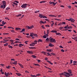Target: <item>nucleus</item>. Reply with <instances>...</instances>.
Returning a JSON list of instances; mask_svg holds the SVG:
<instances>
[{
    "mask_svg": "<svg viewBox=\"0 0 77 77\" xmlns=\"http://www.w3.org/2000/svg\"><path fill=\"white\" fill-rule=\"evenodd\" d=\"M3 6H4L3 9H5V8H6V5H3Z\"/></svg>",
    "mask_w": 77,
    "mask_h": 77,
    "instance_id": "0e129e2a",
    "label": "nucleus"
},
{
    "mask_svg": "<svg viewBox=\"0 0 77 77\" xmlns=\"http://www.w3.org/2000/svg\"><path fill=\"white\" fill-rule=\"evenodd\" d=\"M33 36H35V37H37V36H38V35H37V34H35L34 33H33Z\"/></svg>",
    "mask_w": 77,
    "mask_h": 77,
    "instance_id": "b1692460",
    "label": "nucleus"
},
{
    "mask_svg": "<svg viewBox=\"0 0 77 77\" xmlns=\"http://www.w3.org/2000/svg\"><path fill=\"white\" fill-rule=\"evenodd\" d=\"M27 53H29V54H33V52L30 51H27Z\"/></svg>",
    "mask_w": 77,
    "mask_h": 77,
    "instance_id": "6e6552de",
    "label": "nucleus"
},
{
    "mask_svg": "<svg viewBox=\"0 0 77 77\" xmlns=\"http://www.w3.org/2000/svg\"><path fill=\"white\" fill-rule=\"evenodd\" d=\"M64 75L66 77H69V76L71 75L69 73L65 72H64V73H62L60 74V75Z\"/></svg>",
    "mask_w": 77,
    "mask_h": 77,
    "instance_id": "f257e3e1",
    "label": "nucleus"
},
{
    "mask_svg": "<svg viewBox=\"0 0 77 77\" xmlns=\"http://www.w3.org/2000/svg\"><path fill=\"white\" fill-rule=\"evenodd\" d=\"M67 71H68V72H69V73L70 74V75L72 73V72L71 71V70L70 69L68 70Z\"/></svg>",
    "mask_w": 77,
    "mask_h": 77,
    "instance_id": "1a4fd4ad",
    "label": "nucleus"
},
{
    "mask_svg": "<svg viewBox=\"0 0 77 77\" xmlns=\"http://www.w3.org/2000/svg\"><path fill=\"white\" fill-rule=\"evenodd\" d=\"M70 64L72 63V60H70Z\"/></svg>",
    "mask_w": 77,
    "mask_h": 77,
    "instance_id": "de8ad7c7",
    "label": "nucleus"
},
{
    "mask_svg": "<svg viewBox=\"0 0 77 77\" xmlns=\"http://www.w3.org/2000/svg\"><path fill=\"white\" fill-rule=\"evenodd\" d=\"M22 46H24V45L21 44H19V47H21Z\"/></svg>",
    "mask_w": 77,
    "mask_h": 77,
    "instance_id": "f8f14e48",
    "label": "nucleus"
},
{
    "mask_svg": "<svg viewBox=\"0 0 77 77\" xmlns=\"http://www.w3.org/2000/svg\"><path fill=\"white\" fill-rule=\"evenodd\" d=\"M71 19L72 18H70V19H66V20H68V21H71Z\"/></svg>",
    "mask_w": 77,
    "mask_h": 77,
    "instance_id": "c9c22d12",
    "label": "nucleus"
},
{
    "mask_svg": "<svg viewBox=\"0 0 77 77\" xmlns=\"http://www.w3.org/2000/svg\"><path fill=\"white\" fill-rule=\"evenodd\" d=\"M59 47L61 48H63V47H62L61 45Z\"/></svg>",
    "mask_w": 77,
    "mask_h": 77,
    "instance_id": "5fc2aeb1",
    "label": "nucleus"
},
{
    "mask_svg": "<svg viewBox=\"0 0 77 77\" xmlns=\"http://www.w3.org/2000/svg\"><path fill=\"white\" fill-rule=\"evenodd\" d=\"M34 65H35V66H40V65L38 64H34Z\"/></svg>",
    "mask_w": 77,
    "mask_h": 77,
    "instance_id": "5701e85b",
    "label": "nucleus"
},
{
    "mask_svg": "<svg viewBox=\"0 0 77 77\" xmlns=\"http://www.w3.org/2000/svg\"><path fill=\"white\" fill-rule=\"evenodd\" d=\"M38 12H39V11H35V13H38Z\"/></svg>",
    "mask_w": 77,
    "mask_h": 77,
    "instance_id": "09e8293b",
    "label": "nucleus"
},
{
    "mask_svg": "<svg viewBox=\"0 0 77 77\" xmlns=\"http://www.w3.org/2000/svg\"><path fill=\"white\" fill-rule=\"evenodd\" d=\"M13 4H14V5H16V6H17V5H18V4L17 3H13Z\"/></svg>",
    "mask_w": 77,
    "mask_h": 77,
    "instance_id": "37998d69",
    "label": "nucleus"
},
{
    "mask_svg": "<svg viewBox=\"0 0 77 77\" xmlns=\"http://www.w3.org/2000/svg\"><path fill=\"white\" fill-rule=\"evenodd\" d=\"M28 5L27 4H23L21 6V7L22 8H27V6Z\"/></svg>",
    "mask_w": 77,
    "mask_h": 77,
    "instance_id": "20e7f679",
    "label": "nucleus"
},
{
    "mask_svg": "<svg viewBox=\"0 0 77 77\" xmlns=\"http://www.w3.org/2000/svg\"><path fill=\"white\" fill-rule=\"evenodd\" d=\"M32 44L33 45H35V44H37V43L36 42H32Z\"/></svg>",
    "mask_w": 77,
    "mask_h": 77,
    "instance_id": "052dcab7",
    "label": "nucleus"
},
{
    "mask_svg": "<svg viewBox=\"0 0 77 77\" xmlns=\"http://www.w3.org/2000/svg\"><path fill=\"white\" fill-rule=\"evenodd\" d=\"M74 21H75V20H74V19H72V18L71 19V22H74Z\"/></svg>",
    "mask_w": 77,
    "mask_h": 77,
    "instance_id": "aec40b11",
    "label": "nucleus"
},
{
    "mask_svg": "<svg viewBox=\"0 0 77 77\" xmlns=\"http://www.w3.org/2000/svg\"><path fill=\"white\" fill-rule=\"evenodd\" d=\"M0 8H3V5H1L0 6Z\"/></svg>",
    "mask_w": 77,
    "mask_h": 77,
    "instance_id": "e2e57ef3",
    "label": "nucleus"
},
{
    "mask_svg": "<svg viewBox=\"0 0 77 77\" xmlns=\"http://www.w3.org/2000/svg\"><path fill=\"white\" fill-rule=\"evenodd\" d=\"M47 51H48V52H49L50 53L51 52H53V50L52 49H47L46 50Z\"/></svg>",
    "mask_w": 77,
    "mask_h": 77,
    "instance_id": "423d86ee",
    "label": "nucleus"
},
{
    "mask_svg": "<svg viewBox=\"0 0 77 77\" xmlns=\"http://www.w3.org/2000/svg\"><path fill=\"white\" fill-rule=\"evenodd\" d=\"M38 63H40L41 62V60H37Z\"/></svg>",
    "mask_w": 77,
    "mask_h": 77,
    "instance_id": "603ef678",
    "label": "nucleus"
},
{
    "mask_svg": "<svg viewBox=\"0 0 77 77\" xmlns=\"http://www.w3.org/2000/svg\"><path fill=\"white\" fill-rule=\"evenodd\" d=\"M73 63H77V62L75 61H73Z\"/></svg>",
    "mask_w": 77,
    "mask_h": 77,
    "instance_id": "338daca9",
    "label": "nucleus"
},
{
    "mask_svg": "<svg viewBox=\"0 0 77 77\" xmlns=\"http://www.w3.org/2000/svg\"><path fill=\"white\" fill-rule=\"evenodd\" d=\"M49 40L51 42H56V40L55 39H53L51 37H50L49 38Z\"/></svg>",
    "mask_w": 77,
    "mask_h": 77,
    "instance_id": "f03ea898",
    "label": "nucleus"
},
{
    "mask_svg": "<svg viewBox=\"0 0 77 77\" xmlns=\"http://www.w3.org/2000/svg\"><path fill=\"white\" fill-rule=\"evenodd\" d=\"M10 67H11V66H7L6 68L8 69H9L10 68Z\"/></svg>",
    "mask_w": 77,
    "mask_h": 77,
    "instance_id": "49530a36",
    "label": "nucleus"
},
{
    "mask_svg": "<svg viewBox=\"0 0 77 77\" xmlns=\"http://www.w3.org/2000/svg\"><path fill=\"white\" fill-rule=\"evenodd\" d=\"M43 38H47V36L45 35H44L43 36Z\"/></svg>",
    "mask_w": 77,
    "mask_h": 77,
    "instance_id": "58836bf2",
    "label": "nucleus"
},
{
    "mask_svg": "<svg viewBox=\"0 0 77 77\" xmlns=\"http://www.w3.org/2000/svg\"><path fill=\"white\" fill-rule=\"evenodd\" d=\"M25 29L23 28V29H22L21 31L20 32L21 33H22V32H24V31H25Z\"/></svg>",
    "mask_w": 77,
    "mask_h": 77,
    "instance_id": "ddd939ff",
    "label": "nucleus"
},
{
    "mask_svg": "<svg viewBox=\"0 0 77 77\" xmlns=\"http://www.w3.org/2000/svg\"><path fill=\"white\" fill-rule=\"evenodd\" d=\"M63 28V27H60V30H62V29Z\"/></svg>",
    "mask_w": 77,
    "mask_h": 77,
    "instance_id": "13d9d810",
    "label": "nucleus"
},
{
    "mask_svg": "<svg viewBox=\"0 0 77 77\" xmlns=\"http://www.w3.org/2000/svg\"><path fill=\"white\" fill-rule=\"evenodd\" d=\"M47 62L48 63H50V64H51V65H53V63H51V62L48 60H47Z\"/></svg>",
    "mask_w": 77,
    "mask_h": 77,
    "instance_id": "9b49d317",
    "label": "nucleus"
},
{
    "mask_svg": "<svg viewBox=\"0 0 77 77\" xmlns=\"http://www.w3.org/2000/svg\"><path fill=\"white\" fill-rule=\"evenodd\" d=\"M51 32L53 33H57V32H56V31H55V30H52Z\"/></svg>",
    "mask_w": 77,
    "mask_h": 77,
    "instance_id": "412c9836",
    "label": "nucleus"
},
{
    "mask_svg": "<svg viewBox=\"0 0 77 77\" xmlns=\"http://www.w3.org/2000/svg\"><path fill=\"white\" fill-rule=\"evenodd\" d=\"M49 33H50V30L48 29H47V34H49Z\"/></svg>",
    "mask_w": 77,
    "mask_h": 77,
    "instance_id": "2f4dec72",
    "label": "nucleus"
},
{
    "mask_svg": "<svg viewBox=\"0 0 77 77\" xmlns=\"http://www.w3.org/2000/svg\"><path fill=\"white\" fill-rule=\"evenodd\" d=\"M56 35H60V33L57 32V33H56Z\"/></svg>",
    "mask_w": 77,
    "mask_h": 77,
    "instance_id": "cd10ccee",
    "label": "nucleus"
},
{
    "mask_svg": "<svg viewBox=\"0 0 77 77\" xmlns=\"http://www.w3.org/2000/svg\"><path fill=\"white\" fill-rule=\"evenodd\" d=\"M38 17L41 18H47V17H45V16L43 15L42 14H39Z\"/></svg>",
    "mask_w": 77,
    "mask_h": 77,
    "instance_id": "7ed1b4c3",
    "label": "nucleus"
},
{
    "mask_svg": "<svg viewBox=\"0 0 77 77\" xmlns=\"http://www.w3.org/2000/svg\"><path fill=\"white\" fill-rule=\"evenodd\" d=\"M5 75H6V77H8V75H10V73L8 72L7 73L6 72H5Z\"/></svg>",
    "mask_w": 77,
    "mask_h": 77,
    "instance_id": "39448f33",
    "label": "nucleus"
},
{
    "mask_svg": "<svg viewBox=\"0 0 77 77\" xmlns=\"http://www.w3.org/2000/svg\"><path fill=\"white\" fill-rule=\"evenodd\" d=\"M29 48H30V49H33V47H29Z\"/></svg>",
    "mask_w": 77,
    "mask_h": 77,
    "instance_id": "8fccbe9b",
    "label": "nucleus"
},
{
    "mask_svg": "<svg viewBox=\"0 0 77 77\" xmlns=\"http://www.w3.org/2000/svg\"><path fill=\"white\" fill-rule=\"evenodd\" d=\"M52 4L54 6L56 5V4H55V3H54V2H52Z\"/></svg>",
    "mask_w": 77,
    "mask_h": 77,
    "instance_id": "bf43d9fd",
    "label": "nucleus"
},
{
    "mask_svg": "<svg viewBox=\"0 0 77 77\" xmlns=\"http://www.w3.org/2000/svg\"><path fill=\"white\" fill-rule=\"evenodd\" d=\"M8 47H9V48H13V47H12V46H11L10 45H9Z\"/></svg>",
    "mask_w": 77,
    "mask_h": 77,
    "instance_id": "ea45409f",
    "label": "nucleus"
},
{
    "mask_svg": "<svg viewBox=\"0 0 77 77\" xmlns=\"http://www.w3.org/2000/svg\"><path fill=\"white\" fill-rule=\"evenodd\" d=\"M31 77H35V76H35V75H31Z\"/></svg>",
    "mask_w": 77,
    "mask_h": 77,
    "instance_id": "4d7b16f0",
    "label": "nucleus"
},
{
    "mask_svg": "<svg viewBox=\"0 0 77 77\" xmlns=\"http://www.w3.org/2000/svg\"><path fill=\"white\" fill-rule=\"evenodd\" d=\"M32 56L33 58H36V56L35 55H32Z\"/></svg>",
    "mask_w": 77,
    "mask_h": 77,
    "instance_id": "a878e982",
    "label": "nucleus"
},
{
    "mask_svg": "<svg viewBox=\"0 0 77 77\" xmlns=\"http://www.w3.org/2000/svg\"><path fill=\"white\" fill-rule=\"evenodd\" d=\"M21 14H20L17 15V17H21Z\"/></svg>",
    "mask_w": 77,
    "mask_h": 77,
    "instance_id": "e433bc0d",
    "label": "nucleus"
},
{
    "mask_svg": "<svg viewBox=\"0 0 77 77\" xmlns=\"http://www.w3.org/2000/svg\"><path fill=\"white\" fill-rule=\"evenodd\" d=\"M4 21H2V24H3V25H5V23L4 22Z\"/></svg>",
    "mask_w": 77,
    "mask_h": 77,
    "instance_id": "79ce46f5",
    "label": "nucleus"
},
{
    "mask_svg": "<svg viewBox=\"0 0 77 77\" xmlns=\"http://www.w3.org/2000/svg\"><path fill=\"white\" fill-rule=\"evenodd\" d=\"M40 24H44V23L43 22V21H42V20H41L40 21Z\"/></svg>",
    "mask_w": 77,
    "mask_h": 77,
    "instance_id": "393cba45",
    "label": "nucleus"
},
{
    "mask_svg": "<svg viewBox=\"0 0 77 77\" xmlns=\"http://www.w3.org/2000/svg\"><path fill=\"white\" fill-rule=\"evenodd\" d=\"M38 42H42V40L41 39H39L38 41Z\"/></svg>",
    "mask_w": 77,
    "mask_h": 77,
    "instance_id": "f3484780",
    "label": "nucleus"
},
{
    "mask_svg": "<svg viewBox=\"0 0 77 77\" xmlns=\"http://www.w3.org/2000/svg\"><path fill=\"white\" fill-rule=\"evenodd\" d=\"M15 29L16 30H21V28H16Z\"/></svg>",
    "mask_w": 77,
    "mask_h": 77,
    "instance_id": "a211bd4d",
    "label": "nucleus"
},
{
    "mask_svg": "<svg viewBox=\"0 0 77 77\" xmlns=\"http://www.w3.org/2000/svg\"><path fill=\"white\" fill-rule=\"evenodd\" d=\"M16 74H17L18 76H20V75H21V74H20V73H16Z\"/></svg>",
    "mask_w": 77,
    "mask_h": 77,
    "instance_id": "4468645a",
    "label": "nucleus"
},
{
    "mask_svg": "<svg viewBox=\"0 0 77 77\" xmlns=\"http://www.w3.org/2000/svg\"><path fill=\"white\" fill-rule=\"evenodd\" d=\"M68 29H72V26H69L68 27Z\"/></svg>",
    "mask_w": 77,
    "mask_h": 77,
    "instance_id": "a19ab883",
    "label": "nucleus"
},
{
    "mask_svg": "<svg viewBox=\"0 0 77 77\" xmlns=\"http://www.w3.org/2000/svg\"><path fill=\"white\" fill-rule=\"evenodd\" d=\"M41 75V74L38 73V74H36V75H35V77H38L39 76Z\"/></svg>",
    "mask_w": 77,
    "mask_h": 77,
    "instance_id": "6ab92c4d",
    "label": "nucleus"
},
{
    "mask_svg": "<svg viewBox=\"0 0 77 77\" xmlns=\"http://www.w3.org/2000/svg\"><path fill=\"white\" fill-rule=\"evenodd\" d=\"M29 42V41H26L25 42V44H28L27 42Z\"/></svg>",
    "mask_w": 77,
    "mask_h": 77,
    "instance_id": "6e6d98bb",
    "label": "nucleus"
},
{
    "mask_svg": "<svg viewBox=\"0 0 77 77\" xmlns=\"http://www.w3.org/2000/svg\"><path fill=\"white\" fill-rule=\"evenodd\" d=\"M48 46L49 47H54V45H52L51 44V43H50L49 45Z\"/></svg>",
    "mask_w": 77,
    "mask_h": 77,
    "instance_id": "9d476101",
    "label": "nucleus"
},
{
    "mask_svg": "<svg viewBox=\"0 0 77 77\" xmlns=\"http://www.w3.org/2000/svg\"><path fill=\"white\" fill-rule=\"evenodd\" d=\"M68 25H67V26H65V27H64V29H68Z\"/></svg>",
    "mask_w": 77,
    "mask_h": 77,
    "instance_id": "4be33fe9",
    "label": "nucleus"
},
{
    "mask_svg": "<svg viewBox=\"0 0 77 77\" xmlns=\"http://www.w3.org/2000/svg\"><path fill=\"white\" fill-rule=\"evenodd\" d=\"M9 9H10V8L9 7H7L6 9V10H7V11H8V10H9Z\"/></svg>",
    "mask_w": 77,
    "mask_h": 77,
    "instance_id": "3c124183",
    "label": "nucleus"
},
{
    "mask_svg": "<svg viewBox=\"0 0 77 77\" xmlns=\"http://www.w3.org/2000/svg\"><path fill=\"white\" fill-rule=\"evenodd\" d=\"M3 5H6V2L5 1H2V2Z\"/></svg>",
    "mask_w": 77,
    "mask_h": 77,
    "instance_id": "0eeeda50",
    "label": "nucleus"
},
{
    "mask_svg": "<svg viewBox=\"0 0 77 77\" xmlns=\"http://www.w3.org/2000/svg\"><path fill=\"white\" fill-rule=\"evenodd\" d=\"M33 35V32L32 33H30V35H29L30 36H31V37H32Z\"/></svg>",
    "mask_w": 77,
    "mask_h": 77,
    "instance_id": "dca6fc26",
    "label": "nucleus"
},
{
    "mask_svg": "<svg viewBox=\"0 0 77 77\" xmlns=\"http://www.w3.org/2000/svg\"><path fill=\"white\" fill-rule=\"evenodd\" d=\"M51 54H52V55H55V54H54V53H51Z\"/></svg>",
    "mask_w": 77,
    "mask_h": 77,
    "instance_id": "774afa93",
    "label": "nucleus"
},
{
    "mask_svg": "<svg viewBox=\"0 0 77 77\" xmlns=\"http://www.w3.org/2000/svg\"><path fill=\"white\" fill-rule=\"evenodd\" d=\"M8 44H9L8 43H6L4 45V46H7Z\"/></svg>",
    "mask_w": 77,
    "mask_h": 77,
    "instance_id": "72a5a7b5",
    "label": "nucleus"
},
{
    "mask_svg": "<svg viewBox=\"0 0 77 77\" xmlns=\"http://www.w3.org/2000/svg\"><path fill=\"white\" fill-rule=\"evenodd\" d=\"M42 53H43V54H45H45H46V53H45V52L42 51Z\"/></svg>",
    "mask_w": 77,
    "mask_h": 77,
    "instance_id": "473e14b6",
    "label": "nucleus"
},
{
    "mask_svg": "<svg viewBox=\"0 0 77 77\" xmlns=\"http://www.w3.org/2000/svg\"><path fill=\"white\" fill-rule=\"evenodd\" d=\"M45 3V1H41L40 2V3Z\"/></svg>",
    "mask_w": 77,
    "mask_h": 77,
    "instance_id": "c756f323",
    "label": "nucleus"
},
{
    "mask_svg": "<svg viewBox=\"0 0 77 77\" xmlns=\"http://www.w3.org/2000/svg\"><path fill=\"white\" fill-rule=\"evenodd\" d=\"M47 54H48V56H51V55L49 54V53H47Z\"/></svg>",
    "mask_w": 77,
    "mask_h": 77,
    "instance_id": "a18cd8bd",
    "label": "nucleus"
},
{
    "mask_svg": "<svg viewBox=\"0 0 77 77\" xmlns=\"http://www.w3.org/2000/svg\"><path fill=\"white\" fill-rule=\"evenodd\" d=\"M26 27L27 28V29H30V26H26Z\"/></svg>",
    "mask_w": 77,
    "mask_h": 77,
    "instance_id": "f704fd0d",
    "label": "nucleus"
},
{
    "mask_svg": "<svg viewBox=\"0 0 77 77\" xmlns=\"http://www.w3.org/2000/svg\"><path fill=\"white\" fill-rule=\"evenodd\" d=\"M50 40L49 38H48V37L46 39V41H48V40Z\"/></svg>",
    "mask_w": 77,
    "mask_h": 77,
    "instance_id": "4c0bfd02",
    "label": "nucleus"
},
{
    "mask_svg": "<svg viewBox=\"0 0 77 77\" xmlns=\"http://www.w3.org/2000/svg\"><path fill=\"white\" fill-rule=\"evenodd\" d=\"M11 32H13L14 33V32H15V31H14V30H12L11 31Z\"/></svg>",
    "mask_w": 77,
    "mask_h": 77,
    "instance_id": "680f3d73",
    "label": "nucleus"
},
{
    "mask_svg": "<svg viewBox=\"0 0 77 77\" xmlns=\"http://www.w3.org/2000/svg\"><path fill=\"white\" fill-rule=\"evenodd\" d=\"M61 51L62 52H65V50H63V49H62L61 50Z\"/></svg>",
    "mask_w": 77,
    "mask_h": 77,
    "instance_id": "864d4df0",
    "label": "nucleus"
},
{
    "mask_svg": "<svg viewBox=\"0 0 77 77\" xmlns=\"http://www.w3.org/2000/svg\"><path fill=\"white\" fill-rule=\"evenodd\" d=\"M34 27V26H33V25H32L31 26H30V29H32V28H33Z\"/></svg>",
    "mask_w": 77,
    "mask_h": 77,
    "instance_id": "7c9ffc66",
    "label": "nucleus"
},
{
    "mask_svg": "<svg viewBox=\"0 0 77 77\" xmlns=\"http://www.w3.org/2000/svg\"><path fill=\"white\" fill-rule=\"evenodd\" d=\"M18 38H19V39H21V36H20V35H19L18 36Z\"/></svg>",
    "mask_w": 77,
    "mask_h": 77,
    "instance_id": "c03bdc74",
    "label": "nucleus"
},
{
    "mask_svg": "<svg viewBox=\"0 0 77 77\" xmlns=\"http://www.w3.org/2000/svg\"><path fill=\"white\" fill-rule=\"evenodd\" d=\"M3 35H9V33H4Z\"/></svg>",
    "mask_w": 77,
    "mask_h": 77,
    "instance_id": "69168bd1",
    "label": "nucleus"
},
{
    "mask_svg": "<svg viewBox=\"0 0 77 77\" xmlns=\"http://www.w3.org/2000/svg\"><path fill=\"white\" fill-rule=\"evenodd\" d=\"M19 65H20V66L21 67V68H23V65L20 63H19Z\"/></svg>",
    "mask_w": 77,
    "mask_h": 77,
    "instance_id": "bb28decb",
    "label": "nucleus"
},
{
    "mask_svg": "<svg viewBox=\"0 0 77 77\" xmlns=\"http://www.w3.org/2000/svg\"><path fill=\"white\" fill-rule=\"evenodd\" d=\"M29 45H30V46H33V47H34V46L35 45H33V43H32V44H30Z\"/></svg>",
    "mask_w": 77,
    "mask_h": 77,
    "instance_id": "c85d7f7f",
    "label": "nucleus"
},
{
    "mask_svg": "<svg viewBox=\"0 0 77 77\" xmlns=\"http://www.w3.org/2000/svg\"><path fill=\"white\" fill-rule=\"evenodd\" d=\"M17 61H14V63H13V64H14V65H17Z\"/></svg>",
    "mask_w": 77,
    "mask_h": 77,
    "instance_id": "2eb2a0df",
    "label": "nucleus"
}]
</instances>
